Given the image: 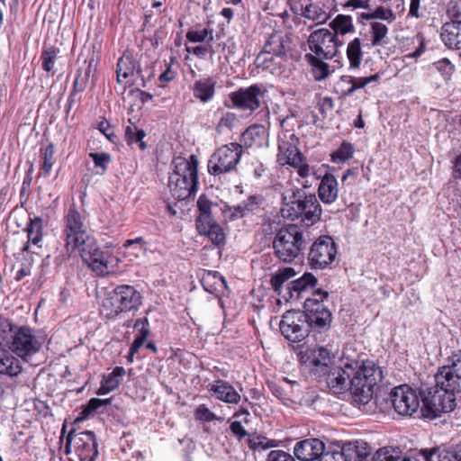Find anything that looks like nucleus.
Wrapping results in <instances>:
<instances>
[{"mask_svg":"<svg viewBox=\"0 0 461 461\" xmlns=\"http://www.w3.org/2000/svg\"><path fill=\"white\" fill-rule=\"evenodd\" d=\"M321 207L315 194H303L299 188L286 189L282 193L281 215L294 221L301 219L306 225H312L320 221Z\"/></svg>","mask_w":461,"mask_h":461,"instance_id":"1","label":"nucleus"},{"mask_svg":"<svg viewBox=\"0 0 461 461\" xmlns=\"http://www.w3.org/2000/svg\"><path fill=\"white\" fill-rule=\"evenodd\" d=\"M174 169L168 177L167 187L176 200H185L198 189V158L191 155L188 159L177 157L173 160Z\"/></svg>","mask_w":461,"mask_h":461,"instance_id":"2","label":"nucleus"},{"mask_svg":"<svg viewBox=\"0 0 461 461\" xmlns=\"http://www.w3.org/2000/svg\"><path fill=\"white\" fill-rule=\"evenodd\" d=\"M354 373L350 377V393L359 406L366 405L373 398L374 387L382 381V368L373 361L353 363Z\"/></svg>","mask_w":461,"mask_h":461,"instance_id":"3","label":"nucleus"},{"mask_svg":"<svg viewBox=\"0 0 461 461\" xmlns=\"http://www.w3.org/2000/svg\"><path fill=\"white\" fill-rule=\"evenodd\" d=\"M307 244L306 231L297 224L282 227L273 240L275 256L285 263H291L305 249Z\"/></svg>","mask_w":461,"mask_h":461,"instance_id":"4","label":"nucleus"},{"mask_svg":"<svg viewBox=\"0 0 461 461\" xmlns=\"http://www.w3.org/2000/svg\"><path fill=\"white\" fill-rule=\"evenodd\" d=\"M141 304V295L133 286L118 285L113 294L103 303L102 312L109 319L120 313L137 309Z\"/></svg>","mask_w":461,"mask_h":461,"instance_id":"5","label":"nucleus"},{"mask_svg":"<svg viewBox=\"0 0 461 461\" xmlns=\"http://www.w3.org/2000/svg\"><path fill=\"white\" fill-rule=\"evenodd\" d=\"M84 262L98 276H107L117 271L119 258L108 249L101 250L91 240L78 249Z\"/></svg>","mask_w":461,"mask_h":461,"instance_id":"6","label":"nucleus"},{"mask_svg":"<svg viewBox=\"0 0 461 461\" xmlns=\"http://www.w3.org/2000/svg\"><path fill=\"white\" fill-rule=\"evenodd\" d=\"M243 153V148L238 143H229L217 149L208 160V172L212 176H221L236 169Z\"/></svg>","mask_w":461,"mask_h":461,"instance_id":"7","label":"nucleus"},{"mask_svg":"<svg viewBox=\"0 0 461 461\" xmlns=\"http://www.w3.org/2000/svg\"><path fill=\"white\" fill-rule=\"evenodd\" d=\"M328 297V293L325 291H315L312 297H307L304 301L302 312L306 319V323L309 325L310 330H326L331 323V312L322 303L323 300Z\"/></svg>","mask_w":461,"mask_h":461,"instance_id":"8","label":"nucleus"},{"mask_svg":"<svg viewBox=\"0 0 461 461\" xmlns=\"http://www.w3.org/2000/svg\"><path fill=\"white\" fill-rule=\"evenodd\" d=\"M423 415L436 418L440 413L450 412L456 406V394L438 386L428 388L422 397Z\"/></svg>","mask_w":461,"mask_h":461,"instance_id":"9","label":"nucleus"},{"mask_svg":"<svg viewBox=\"0 0 461 461\" xmlns=\"http://www.w3.org/2000/svg\"><path fill=\"white\" fill-rule=\"evenodd\" d=\"M73 451L80 461H95L98 451L94 432L71 430L66 438L65 453Z\"/></svg>","mask_w":461,"mask_h":461,"instance_id":"10","label":"nucleus"},{"mask_svg":"<svg viewBox=\"0 0 461 461\" xmlns=\"http://www.w3.org/2000/svg\"><path fill=\"white\" fill-rule=\"evenodd\" d=\"M65 241V248L69 255L91 241L81 215L74 207L69 208L66 216Z\"/></svg>","mask_w":461,"mask_h":461,"instance_id":"11","label":"nucleus"},{"mask_svg":"<svg viewBox=\"0 0 461 461\" xmlns=\"http://www.w3.org/2000/svg\"><path fill=\"white\" fill-rule=\"evenodd\" d=\"M337 252V245L330 236H320L309 249L308 264L312 269H325L335 260Z\"/></svg>","mask_w":461,"mask_h":461,"instance_id":"12","label":"nucleus"},{"mask_svg":"<svg viewBox=\"0 0 461 461\" xmlns=\"http://www.w3.org/2000/svg\"><path fill=\"white\" fill-rule=\"evenodd\" d=\"M310 53L331 59L338 53L342 42L336 37V33L326 28L317 29L310 33L307 39Z\"/></svg>","mask_w":461,"mask_h":461,"instance_id":"13","label":"nucleus"},{"mask_svg":"<svg viewBox=\"0 0 461 461\" xmlns=\"http://www.w3.org/2000/svg\"><path fill=\"white\" fill-rule=\"evenodd\" d=\"M41 348V341L35 331L26 326L20 327L12 335L9 348L21 358L28 361Z\"/></svg>","mask_w":461,"mask_h":461,"instance_id":"14","label":"nucleus"},{"mask_svg":"<svg viewBox=\"0 0 461 461\" xmlns=\"http://www.w3.org/2000/svg\"><path fill=\"white\" fill-rule=\"evenodd\" d=\"M383 400L389 401L395 412L401 416H412L420 408L416 391L407 384L394 387Z\"/></svg>","mask_w":461,"mask_h":461,"instance_id":"15","label":"nucleus"},{"mask_svg":"<svg viewBox=\"0 0 461 461\" xmlns=\"http://www.w3.org/2000/svg\"><path fill=\"white\" fill-rule=\"evenodd\" d=\"M281 333L292 342L303 340L310 332L309 325L301 311H287L279 323Z\"/></svg>","mask_w":461,"mask_h":461,"instance_id":"16","label":"nucleus"},{"mask_svg":"<svg viewBox=\"0 0 461 461\" xmlns=\"http://www.w3.org/2000/svg\"><path fill=\"white\" fill-rule=\"evenodd\" d=\"M277 161L280 165H298L303 154L298 149L299 139L290 131H283L278 136Z\"/></svg>","mask_w":461,"mask_h":461,"instance_id":"17","label":"nucleus"},{"mask_svg":"<svg viewBox=\"0 0 461 461\" xmlns=\"http://www.w3.org/2000/svg\"><path fill=\"white\" fill-rule=\"evenodd\" d=\"M302 357L312 372L325 375L331 368L335 357L327 348L318 347L306 350Z\"/></svg>","mask_w":461,"mask_h":461,"instance_id":"18","label":"nucleus"},{"mask_svg":"<svg viewBox=\"0 0 461 461\" xmlns=\"http://www.w3.org/2000/svg\"><path fill=\"white\" fill-rule=\"evenodd\" d=\"M260 95L261 89L258 86L254 85L230 93V99L234 107L252 112L260 106Z\"/></svg>","mask_w":461,"mask_h":461,"instance_id":"19","label":"nucleus"},{"mask_svg":"<svg viewBox=\"0 0 461 461\" xmlns=\"http://www.w3.org/2000/svg\"><path fill=\"white\" fill-rule=\"evenodd\" d=\"M354 373L353 363H345L342 367L330 369L326 374L327 384L333 393H341L350 391V377Z\"/></svg>","mask_w":461,"mask_h":461,"instance_id":"20","label":"nucleus"},{"mask_svg":"<svg viewBox=\"0 0 461 461\" xmlns=\"http://www.w3.org/2000/svg\"><path fill=\"white\" fill-rule=\"evenodd\" d=\"M324 447L325 444L319 438H306L295 444L294 454L301 461H319Z\"/></svg>","mask_w":461,"mask_h":461,"instance_id":"21","label":"nucleus"},{"mask_svg":"<svg viewBox=\"0 0 461 461\" xmlns=\"http://www.w3.org/2000/svg\"><path fill=\"white\" fill-rule=\"evenodd\" d=\"M135 73L141 77L142 86H145L144 78L140 75V65L135 60L130 51H125L117 62L116 80L121 84L124 79L134 76Z\"/></svg>","mask_w":461,"mask_h":461,"instance_id":"22","label":"nucleus"},{"mask_svg":"<svg viewBox=\"0 0 461 461\" xmlns=\"http://www.w3.org/2000/svg\"><path fill=\"white\" fill-rule=\"evenodd\" d=\"M290 44V40L286 35L276 32L272 33L266 41L263 50L258 55V59L265 54H272L273 56L285 55V53L291 49Z\"/></svg>","mask_w":461,"mask_h":461,"instance_id":"23","label":"nucleus"},{"mask_svg":"<svg viewBox=\"0 0 461 461\" xmlns=\"http://www.w3.org/2000/svg\"><path fill=\"white\" fill-rule=\"evenodd\" d=\"M435 385L450 393H461V378L446 366L438 368L435 374Z\"/></svg>","mask_w":461,"mask_h":461,"instance_id":"24","label":"nucleus"},{"mask_svg":"<svg viewBox=\"0 0 461 461\" xmlns=\"http://www.w3.org/2000/svg\"><path fill=\"white\" fill-rule=\"evenodd\" d=\"M209 391L220 401L230 404H237L240 395L236 389L224 380H215L209 384Z\"/></svg>","mask_w":461,"mask_h":461,"instance_id":"25","label":"nucleus"},{"mask_svg":"<svg viewBox=\"0 0 461 461\" xmlns=\"http://www.w3.org/2000/svg\"><path fill=\"white\" fill-rule=\"evenodd\" d=\"M339 195V183L331 174H325L318 187V196L323 203H333Z\"/></svg>","mask_w":461,"mask_h":461,"instance_id":"26","label":"nucleus"},{"mask_svg":"<svg viewBox=\"0 0 461 461\" xmlns=\"http://www.w3.org/2000/svg\"><path fill=\"white\" fill-rule=\"evenodd\" d=\"M301 15L314 22L316 24H323L330 19L328 7L321 2H308L302 5Z\"/></svg>","mask_w":461,"mask_h":461,"instance_id":"27","label":"nucleus"},{"mask_svg":"<svg viewBox=\"0 0 461 461\" xmlns=\"http://www.w3.org/2000/svg\"><path fill=\"white\" fill-rule=\"evenodd\" d=\"M317 284V278L311 273L303 274L300 278L292 281L287 290L291 299H300L302 294L312 290Z\"/></svg>","mask_w":461,"mask_h":461,"instance_id":"28","label":"nucleus"},{"mask_svg":"<svg viewBox=\"0 0 461 461\" xmlns=\"http://www.w3.org/2000/svg\"><path fill=\"white\" fill-rule=\"evenodd\" d=\"M197 230L201 235L206 236L212 244L220 246L225 241V233L220 224L214 219L197 223Z\"/></svg>","mask_w":461,"mask_h":461,"instance_id":"29","label":"nucleus"},{"mask_svg":"<svg viewBox=\"0 0 461 461\" xmlns=\"http://www.w3.org/2000/svg\"><path fill=\"white\" fill-rule=\"evenodd\" d=\"M304 59L309 64L310 72L316 81H322L331 74L330 66L323 60L322 57L306 53Z\"/></svg>","mask_w":461,"mask_h":461,"instance_id":"30","label":"nucleus"},{"mask_svg":"<svg viewBox=\"0 0 461 461\" xmlns=\"http://www.w3.org/2000/svg\"><path fill=\"white\" fill-rule=\"evenodd\" d=\"M440 37L449 49H461V26L445 23L441 27Z\"/></svg>","mask_w":461,"mask_h":461,"instance_id":"31","label":"nucleus"},{"mask_svg":"<svg viewBox=\"0 0 461 461\" xmlns=\"http://www.w3.org/2000/svg\"><path fill=\"white\" fill-rule=\"evenodd\" d=\"M125 373L126 372L123 367L116 366L113 372L104 375L103 376L101 386L97 390L96 393L99 395H104L114 391L120 385Z\"/></svg>","mask_w":461,"mask_h":461,"instance_id":"32","label":"nucleus"},{"mask_svg":"<svg viewBox=\"0 0 461 461\" xmlns=\"http://www.w3.org/2000/svg\"><path fill=\"white\" fill-rule=\"evenodd\" d=\"M216 82L211 78H202L197 80L194 85V96L203 103H206L212 99L215 93Z\"/></svg>","mask_w":461,"mask_h":461,"instance_id":"33","label":"nucleus"},{"mask_svg":"<svg viewBox=\"0 0 461 461\" xmlns=\"http://www.w3.org/2000/svg\"><path fill=\"white\" fill-rule=\"evenodd\" d=\"M56 149L53 144L41 146L40 149L41 158V176H48L52 170V167L56 161L55 158Z\"/></svg>","mask_w":461,"mask_h":461,"instance_id":"34","label":"nucleus"},{"mask_svg":"<svg viewBox=\"0 0 461 461\" xmlns=\"http://www.w3.org/2000/svg\"><path fill=\"white\" fill-rule=\"evenodd\" d=\"M347 59L349 63V69L356 70L360 68L363 51L361 48V41L358 38L352 40L347 47Z\"/></svg>","mask_w":461,"mask_h":461,"instance_id":"35","label":"nucleus"},{"mask_svg":"<svg viewBox=\"0 0 461 461\" xmlns=\"http://www.w3.org/2000/svg\"><path fill=\"white\" fill-rule=\"evenodd\" d=\"M345 450L348 452V461H365L371 452L370 447L364 441L350 443Z\"/></svg>","mask_w":461,"mask_h":461,"instance_id":"36","label":"nucleus"},{"mask_svg":"<svg viewBox=\"0 0 461 461\" xmlns=\"http://www.w3.org/2000/svg\"><path fill=\"white\" fill-rule=\"evenodd\" d=\"M145 241L142 237H138L134 240H127L122 248L124 249V255L129 260H134L143 256L146 251Z\"/></svg>","mask_w":461,"mask_h":461,"instance_id":"37","label":"nucleus"},{"mask_svg":"<svg viewBox=\"0 0 461 461\" xmlns=\"http://www.w3.org/2000/svg\"><path fill=\"white\" fill-rule=\"evenodd\" d=\"M330 27L333 33L338 35H345L347 33L354 32L355 27L352 22V17L346 14H339L334 20L330 23Z\"/></svg>","mask_w":461,"mask_h":461,"instance_id":"38","label":"nucleus"},{"mask_svg":"<svg viewBox=\"0 0 461 461\" xmlns=\"http://www.w3.org/2000/svg\"><path fill=\"white\" fill-rule=\"evenodd\" d=\"M22 370L20 361L9 353L0 356V374L17 375Z\"/></svg>","mask_w":461,"mask_h":461,"instance_id":"39","label":"nucleus"},{"mask_svg":"<svg viewBox=\"0 0 461 461\" xmlns=\"http://www.w3.org/2000/svg\"><path fill=\"white\" fill-rule=\"evenodd\" d=\"M248 445L251 450H266L278 447L279 441L268 438L262 435H256L249 438Z\"/></svg>","mask_w":461,"mask_h":461,"instance_id":"40","label":"nucleus"},{"mask_svg":"<svg viewBox=\"0 0 461 461\" xmlns=\"http://www.w3.org/2000/svg\"><path fill=\"white\" fill-rule=\"evenodd\" d=\"M57 58V50L54 45L50 43V37L48 36L44 44V50L41 54L42 68L45 71L50 72L53 69Z\"/></svg>","mask_w":461,"mask_h":461,"instance_id":"41","label":"nucleus"},{"mask_svg":"<svg viewBox=\"0 0 461 461\" xmlns=\"http://www.w3.org/2000/svg\"><path fill=\"white\" fill-rule=\"evenodd\" d=\"M213 35V30L209 27L203 28L201 26L190 29L186 32V39L194 43H204L210 37Z\"/></svg>","mask_w":461,"mask_h":461,"instance_id":"42","label":"nucleus"},{"mask_svg":"<svg viewBox=\"0 0 461 461\" xmlns=\"http://www.w3.org/2000/svg\"><path fill=\"white\" fill-rule=\"evenodd\" d=\"M295 271L293 267H287L277 271L270 280L273 289L280 293L282 285L285 282L295 276Z\"/></svg>","mask_w":461,"mask_h":461,"instance_id":"43","label":"nucleus"},{"mask_svg":"<svg viewBox=\"0 0 461 461\" xmlns=\"http://www.w3.org/2000/svg\"><path fill=\"white\" fill-rule=\"evenodd\" d=\"M373 461H417L415 458L402 456L395 450L384 447L376 451Z\"/></svg>","mask_w":461,"mask_h":461,"instance_id":"44","label":"nucleus"},{"mask_svg":"<svg viewBox=\"0 0 461 461\" xmlns=\"http://www.w3.org/2000/svg\"><path fill=\"white\" fill-rule=\"evenodd\" d=\"M371 31L373 36L371 43L373 46H382L386 43L384 39L388 33V28L385 24L380 22H373L371 23Z\"/></svg>","mask_w":461,"mask_h":461,"instance_id":"45","label":"nucleus"},{"mask_svg":"<svg viewBox=\"0 0 461 461\" xmlns=\"http://www.w3.org/2000/svg\"><path fill=\"white\" fill-rule=\"evenodd\" d=\"M423 461H451L449 449H423L420 451Z\"/></svg>","mask_w":461,"mask_h":461,"instance_id":"46","label":"nucleus"},{"mask_svg":"<svg viewBox=\"0 0 461 461\" xmlns=\"http://www.w3.org/2000/svg\"><path fill=\"white\" fill-rule=\"evenodd\" d=\"M41 227L42 222L41 218L35 217L34 219H30V223L26 227L28 241L33 244H38L41 241Z\"/></svg>","mask_w":461,"mask_h":461,"instance_id":"47","label":"nucleus"},{"mask_svg":"<svg viewBox=\"0 0 461 461\" xmlns=\"http://www.w3.org/2000/svg\"><path fill=\"white\" fill-rule=\"evenodd\" d=\"M340 83L348 86L342 91V95L344 96L351 95L356 90L364 88L366 86L362 77H354L348 75L341 76Z\"/></svg>","mask_w":461,"mask_h":461,"instance_id":"48","label":"nucleus"},{"mask_svg":"<svg viewBox=\"0 0 461 461\" xmlns=\"http://www.w3.org/2000/svg\"><path fill=\"white\" fill-rule=\"evenodd\" d=\"M197 207L200 213L196 219V224L213 219L211 214L212 202L205 195L199 197Z\"/></svg>","mask_w":461,"mask_h":461,"instance_id":"49","label":"nucleus"},{"mask_svg":"<svg viewBox=\"0 0 461 461\" xmlns=\"http://www.w3.org/2000/svg\"><path fill=\"white\" fill-rule=\"evenodd\" d=\"M145 137V132L142 130H138L134 125L127 126L125 129V138L129 145L140 143L139 146L141 149H146V144L142 140Z\"/></svg>","mask_w":461,"mask_h":461,"instance_id":"50","label":"nucleus"},{"mask_svg":"<svg viewBox=\"0 0 461 461\" xmlns=\"http://www.w3.org/2000/svg\"><path fill=\"white\" fill-rule=\"evenodd\" d=\"M353 153V145L349 142L344 141L340 147L332 153L331 160L335 163L345 162L352 158Z\"/></svg>","mask_w":461,"mask_h":461,"instance_id":"51","label":"nucleus"},{"mask_svg":"<svg viewBox=\"0 0 461 461\" xmlns=\"http://www.w3.org/2000/svg\"><path fill=\"white\" fill-rule=\"evenodd\" d=\"M207 55L212 58L216 53L224 51L226 49V43L221 40L219 34H213L205 42Z\"/></svg>","mask_w":461,"mask_h":461,"instance_id":"52","label":"nucleus"},{"mask_svg":"<svg viewBox=\"0 0 461 461\" xmlns=\"http://www.w3.org/2000/svg\"><path fill=\"white\" fill-rule=\"evenodd\" d=\"M362 17L366 20L381 19L388 23H392L395 20V15L393 11L384 6L377 7L370 14H363Z\"/></svg>","mask_w":461,"mask_h":461,"instance_id":"53","label":"nucleus"},{"mask_svg":"<svg viewBox=\"0 0 461 461\" xmlns=\"http://www.w3.org/2000/svg\"><path fill=\"white\" fill-rule=\"evenodd\" d=\"M319 461H348L345 448L341 450H326L324 448Z\"/></svg>","mask_w":461,"mask_h":461,"instance_id":"54","label":"nucleus"},{"mask_svg":"<svg viewBox=\"0 0 461 461\" xmlns=\"http://www.w3.org/2000/svg\"><path fill=\"white\" fill-rule=\"evenodd\" d=\"M237 122V116L235 113L227 112L222 114L221 117L218 124H217V130L220 132H222L225 130H231L234 124Z\"/></svg>","mask_w":461,"mask_h":461,"instance_id":"55","label":"nucleus"},{"mask_svg":"<svg viewBox=\"0 0 461 461\" xmlns=\"http://www.w3.org/2000/svg\"><path fill=\"white\" fill-rule=\"evenodd\" d=\"M447 14L451 21L447 23H456L461 26V2H451L447 8Z\"/></svg>","mask_w":461,"mask_h":461,"instance_id":"56","label":"nucleus"},{"mask_svg":"<svg viewBox=\"0 0 461 461\" xmlns=\"http://www.w3.org/2000/svg\"><path fill=\"white\" fill-rule=\"evenodd\" d=\"M434 66L446 79H448L454 72V65L447 59L435 62Z\"/></svg>","mask_w":461,"mask_h":461,"instance_id":"57","label":"nucleus"},{"mask_svg":"<svg viewBox=\"0 0 461 461\" xmlns=\"http://www.w3.org/2000/svg\"><path fill=\"white\" fill-rule=\"evenodd\" d=\"M194 418L200 421H212L217 419L216 415L204 404H201L195 409Z\"/></svg>","mask_w":461,"mask_h":461,"instance_id":"58","label":"nucleus"},{"mask_svg":"<svg viewBox=\"0 0 461 461\" xmlns=\"http://www.w3.org/2000/svg\"><path fill=\"white\" fill-rule=\"evenodd\" d=\"M262 203L260 195H250L247 200L241 202L247 216L258 210Z\"/></svg>","mask_w":461,"mask_h":461,"instance_id":"59","label":"nucleus"},{"mask_svg":"<svg viewBox=\"0 0 461 461\" xmlns=\"http://www.w3.org/2000/svg\"><path fill=\"white\" fill-rule=\"evenodd\" d=\"M110 402L111 399L92 398L85 407L84 412L86 415H90L97 411L100 407L108 405Z\"/></svg>","mask_w":461,"mask_h":461,"instance_id":"60","label":"nucleus"},{"mask_svg":"<svg viewBox=\"0 0 461 461\" xmlns=\"http://www.w3.org/2000/svg\"><path fill=\"white\" fill-rule=\"evenodd\" d=\"M267 461H295L294 457L284 450H271L267 457Z\"/></svg>","mask_w":461,"mask_h":461,"instance_id":"61","label":"nucleus"},{"mask_svg":"<svg viewBox=\"0 0 461 461\" xmlns=\"http://www.w3.org/2000/svg\"><path fill=\"white\" fill-rule=\"evenodd\" d=\"M289 166L296 168L298 176L303 179H306L312 174L310 166L305 162L303 156L300 158L298 165L289 164Z\"/></svg>","mask_w":461,"mask_h":461,"instance_id":"62","label":"nucleus"},{"mask_svg":"<svg viewBox=\"0 0 461 461\" xmlns=\"http://www.w3.org/2000/svg\"><path fill=\"white\" fill-rule=\"evenodd\" d=\"M134 327L135 328L140 327V334L137 337V339H139L141 341L145 342L147 338H148V336H149V321H148V319L147 318L138 319L135 321Z\"/></svg>","mask_w":461,"mask_h":461,"instance_id":"63","label":"nucleus"},{"mask_svg":"<svg viewBox=\"0 0 461 461\" xmlns=\"http://www.w3.org/2000/svg\"><path fill=\"white\" fill-rule=\"evenodd\" d=\"M230 429L239 441H241L248 435V431L241 425L240 421H231Z\"/></svg>","mask_w":461,"mask_h":461,"instance_id":"64","label":"nucleus"}]
</instances>
